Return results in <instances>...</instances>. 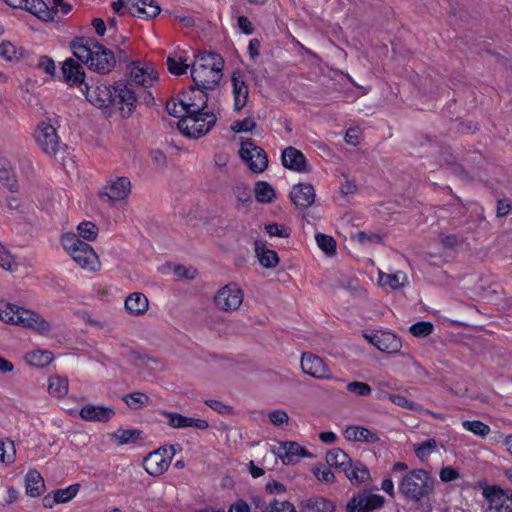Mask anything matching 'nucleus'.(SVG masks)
<instances>
[{
  "label": "nucleus",
  "instance_id": "f257e3e1",
  "mask_svg": "<svg viewBox=\"0 0 512 512\" xmlns=\"http://www.w3.org/2000/svg\"><path fill=\"white\" fill-rule=\"evenodd\" d=\"M73 56L95 72L107 74L116 65L113 52L91 38H77L71 42Z\"/></svg>",
  "mask_w": 512,
  "mask_h": 512
},
{
  "label": "nucleus",
  "instance_id": "f03ea898",
  "mask_svg": "<svg viewBox=\"0 0 512 512\" xmlns=\"http://www.w3.org/2000/svg\"><path fill=\"white\" fill-rule=\"evenodd\" d=\"M224 60L214 52H203L195 57L190 68L191 77L196 86L213 89L223 76Z\"/></svg>",
  "mask_w": 512,
  "mask_h": 512
},
{
  "label": "nucleus",
  "instance_id": "7ed1b4c3",
  "mask_svg": "<svg viewBox=\"0 0 512 512\" xmlns=\"http://www.w3.org/2000/svg\"><path fill=\"white\" fill-rule=\"evenodd\" d=\"M63 249L84 270L97 272L101 269V262L92 246L80 238L77 234L68 232L60 238Z\"/></svg>",
  "mask_w": 512,
  "mask_h": 512
},
{
  "label": "nucleus",
  "instance_id": "20e7f679",
  "mask_svg": "<svg viewBox=\"0 0 512 512\" xmlns=\"http://www.w3.org/2000/svg\"><path fill=\"white\" fill-rule=\"evenodd\" d=\"M217 117L214 113L202 110L195 113H186L179 120L178 129L186 137L198 139L207 134L215 125Z\"/></svg>",
  "mask_w": 512,
  "mask_h": 512
},
{
  "label": "nucleus",
  "instance_id": "39448f33",
  "mask_svg": "<svg viewBox=\"0 0 512 512\" xmlns=\"http://www.w3.org/2000/svg\"><path fill=\"white\" fill-rule=\"evenodd\" d=\"M430 483L427 471L415 469L404 475L399 483V490L406 498L418 501L427 494Z\"/></svg>",
  "mask_w": 512,
  "mask_h": 512
},
{
  "label": "nucleus",
  "instance_id": "423d86ee",
  "mask_svg": "<svg viewBox=\"0 0 512 512\" xmlns=\"http://www.w3.org/2000/svg\"><path fill=\"white\" fill-rule=\"evenodd\" d=\"M181 450L179 444L163 446L149 453L143 461L145 471L151 476L162 475L170 466L175 454Z\"/></svg>",
  "mask_w": 512,
  "mask_h": 512
},
{
  "label": "nucleus",
  "instance_id": "0eeeda50",
  "mask_svg": "<svg viewBox=\"0 0 512 512\" xmlns=\"http://www.w3.org/2000/svg\"><path fill=\"white\" fill-rule=\"evenodd\" d=\"M81 91L86 99L97 108H108L115 103V85L107 83H86Z\"/></svg>",
  "mask_w": 512,
  "mask_h": 512
},
{
  "label": "nucleus",
  "instance_id": "6e6552de",
  "mask_svg": "<svg viewBox=\"0 0 512 512\" xmlns=\"http://www.w3.org/2000/svg\"><path fill=\"white\" fill-rule=\"evenodd\" d=\"M239 154L241 159L254 173H262L268 166L266 152L251 140L241 142Z\"/></svg>",
  "mask_w": 512,
  "mask_h": 512
},
{
  "label": "nucleus",
  "instance_id": "1a4fd4ad",
  "mask_svg": "<svg viewBox=\"0 0 512 512\" xmlns=\"http://www.w3.org/2000/svg\"><path fill=\"white\" fill-rule=\"evenodd\" d=\"M244 293L236 283H229L214 296L215 305L223 311L238 310L243 303Z\"/></svg>",
  "mask_w": 512,
  "mask_h": 512
},
{
  "label": "nucleus",
  "instance_id": "9d476101",
  "mask_svg": "<svg viewBox=\"0 0 512 512\" xmlns=\"http://www.w3.org/2000/svg\"><path fill=\"white\" fill-rule=\"evenodd\" d=\"M34 136L45 154L55 156L62 147L55 127L47 122L38 125Z\"/></svg>",
  "mask_w": 512,
  "mask_h": 512
},
{
  "label": "nucleus",
  "instance_id": "9b49d317",
  "mask_svg": "<svg viewBox=\"0 0 512 512\" xmlns=\"http://www.w3.org/2000/svg\"><path fill=\"white\" fill-rule=\"evenodd\" d=\"M131 181L128 177H111L103 186L100 195L110 204L125 200L131 193Z\"/></svg>",
  "mask_w": 512,
  "mask_h": 512
},
{
  "label": "nucleus",
  "instance_id": "f8f14e48",
  "mask_svg": "<svg viewBox=\"0 0 512 512\" xmlns=\"http://www.w3.org/2000/svg\"><path fill=\"white\" fill-rule=\"evenodd\" d=\"M301 369L305 374L318 380H336L324 360L312 353L302 354Z\"/></svg>",
  "mask_w": 512,
  "mask_h": 512
},
{
  "label": "nucleus",
  "instance_id": "ddd939ff",
  "mask_svg": "<svg viewBox=\"0 0 512 512\" xmlns=\"http://www.w3.org/2000/svg\"><path fill=\"white\" fill-rule=\"evenodd\" d=\"M130 81L143 87H151L158 80V72L148 62L134 61L129 65Z\"/></svg>",
  "mask_w": 512,
  "mask_h": 512
},
{
  "label": "nucleus",
  "instance_id": "4468645a",
  "mask_svg": "<svg viewBox=\"0 0 512 512\" xmlns=\"http://www.w3.org/2000/svg\"><path fill=\"white\" fill-rule=\"evenodd\" d=\"M364 337L377 349L389 354L399 352L402 347L401 339L396 334L389 331L379 330L369 334L365 333Z\"/></svg>",
  "mask_w": 512,
  "mask_h": 512
},
{
  "label": "nucleus",
  "instance_id": "2eb2a0df",
  "mask_svg": "<svg viewBox=\"0 0 512 512\" xmlns=\"http://www.w3.org/2000/svg\"><path fill=\"white\" fill-rule=\"evenodd\" d=\"M384 504V498L381 495L373 494L367 491L353 496L347 503V512H373L380 509Z\"/></svg>",
  "mask_w": 512,
  "mask_h": 512
},
{
  "label": "nucleus",
  "instance_id": "dca6fc26",
  "mask_svg": "<svg viewBox=\"0 0 512 512\" xmlns=\"http://www.w3.org/2000/svg\"><path fill=\"white\" fill-rule=\"evenodd\" d=\"M273 453L284 465H293L301 458L310 457L308 450L294 441L280 442L273 448Z\"/></svg>",
  "mask_w": 512,
  "mask_h": 512
},
{
  "label": "nucleus",
  "instance_id": "f3484780",
  "mask_svg": "<svg viewBox=\"0 0 512 512\" xmlns=\"http://www.w3.org/2000/svg\"><path fill=\"white\" fill-rule=\"evenodd\" d=\"M123 117H130L137 105V96L130 84L115 85V103Z\"/></svg>",
  "mask_w": 512,
  "mask_h": 512
},
{
  "label": "nucleus",
  "instance_id": "a211bd4d",
  "mask_svg": "<svg viewBox=\"0 0 512 512\" xmlns=\"http://www.w3.org/2000/svg\"><path fill=\"white\" fill-rule=\"evenodd\" d=\"M488 506L487 512H512V492L500 488L484 491Z\"/></svg>",
  "mask_w": 512,
  "mask_h": 512
},
{
  "label": "nucleus",
  "instance_id": "6ab92c4d",
  "mask_svg": "<svg viewBox=\"0 0 512 512\" xmlns=\"http://www.w3.org/2000/svg\"><path fill=\"white\" fill-rule=\"evenodd\" d=\"M205 90L195 85L180 94L186 113L200 112L207 108L208 96Z\"/></svg>",
  "mask_w": 512,
  "mask_h": 512
},
{
  "label": "nucleus",
  "instance_id": "aec40b11",
  "mask_svg": "<svg viewBox=\"0 0 512 512\" xmlns=\"http://www.w3.org/2000/svg\"><path fill=\"white\" fill-rule=\"evenodd\" d=\"M14 325L32 329L38 333L45 334L50 331V324L37 312L22 307L16 317Z\"/></svg>",
  "mask_w": 512,
  "mask_h": 512
},
{
  "label": "nucleus",
  "instance_id": "412c9836",
  "mask_svg": "<svg viewBox=\"0 0 512 512\" xmlns=\"http://www.w3.org/2000/svg\"><path fill=\"white\" fill-rule=\"evenodd\" d=\"M61 75L62 80L69 86H77L81 89L86 84L84 68L74 58H67L62 62Z\"/></svg>",
  "mask_w": 512,
  "mask_h": 512
},
{
  "label": "nucleus",
  "instance_id": "4be33fe9",
  "mask_svg": "<svg viewBox=\"0 0 512 512\" xmlns=\"http://www.w3.org/2000/svg\"><path fill=\"white\" fill-rule=\"evenodd\" d=\"M281 162L285 168L298 173H307L310 171V167L304 154L292 146H289L282 151Z\"/></svg>",
  "mask_w": 512,
  "mask_h": 512
},
{
  "label": "nucleus",
  "instance_id": "5701e85b",
  "mask_svg": "<svg viewBox=\"0 0 512 512\" xmlns=\"http://www.w3.org/2000/svg\"><path fill=\"white\" fill-rule=\"evenodd\" d=\"M315 189L310 183H299L292 187L291 201L299 208H308L315 201Z\"/></svg>",
  "mask_w": 512,
  "mask_h": 512
},
{
  "label": "nucleus",
  "instance_id": "b1692460",
  "mask_svg": "<svg viewBox=\"0 0 512 512\" xmlns=\"http://www.w3.org/2000/svg\"><path fill=\"white\" fill-rule=\"evenodd\" d=\"M343 437L350 442L377 443L380 437L377 432L360 425H349L343 429Z\"/></svg>",
  "mask_w": 512,
  "mask_h": 512
},
{
  "label": "nucleus",
  "instance_id": "393cba45",
  "mask_svg": "<svg viewBox=\"0 0 512 512\" xmlns=\"http://www.w3.org/2000/svg\"><path fill=\"white\" fill-rule=\"evenodd\" d=\"M234 109L240 111L247 103L249 89L241 73L233 74L231 78Z\"/></svg>",
  "mask_w": 512,
  "mask_h": 512
},
{
  "label": "nucleus",
  "instance_id": "a878e982",
  "mask_svg": "<svg viewBox=\"0 0 512 512\" xmlns=\"http://www.w3.org/2000/svg\"><path fill=\"white\" fill-rule=\"evenodd\" d=\"M115 412L110 407L86 405L80 410V417L86 421L107 422L114 416Z\"/></svg>",
  "mask_w": 512,
  "mask_h": 512
},
{
  "label": "nucleus",
  "instance_id": "bb28decb",
  "mask_svg": "<svg viewBox=\"0 0 512 512\" xmlns=\"http://www.w3.org/2000/svg\"><path fill=\"white\" fill-rule=\"evenodd\" d=\"M255 255L264 268H275L279 263L278 254L267 248L266 243L262 240H256L254 243Z\"/></svg>",
  "mask_w": 512,
  "mask_h": 512
},
{
  "label": "nucleus",
  "instance_id": "cd10ccee",
  "mask_svg": "<svg viewBox=\"0 0 512 512\" xmlns=\"http://www.w3.org/2000/svg\"><path fill=\"white\" fill-rule=\"evenodd\" d=\"M149 308L148 298L140 292L131 293L126 297L125 309L134 316L143 315Z\"/></svg>",
  "mask_w": 512,
  "mask_h": 512
},
{
  "label": "nucleus",
  "instance_id": "c85d7f7f",
  "mask_svg": "<svg viewBox=\"0 0 512 512\" xmlns=\"http://www.w3.org/2000/svg\"><path fill=\"white\" fill-rule=\"evenodd\" d=\"M345 476L354 485H359L366 482L370 478V472L368 468L361 462L352 460L343 471Z\"/></svg>",
  "mask_w": 512,
  "mask_h": 512
},
{
  "label": "nucleus",
  "instance_id": "c756f323",
  "mask_svg": "<svg viewBox=\"0 0 512 512\" xmlns=\"http://www.w3.org/2000/svg\"><path fill=\"white\" fill-rule=\"evenodd\" d=\"M378 282L383 287L398 290L408 283V277L403 271H396L394 273H384L380 271L378 274Z\"/></svg>",
  "mask_w": 512,
  "mask_h": 512
},
{
  "label": "nucleus",
  "instance_id": "7c9ffc66",
  "mask_svg": "<svg viewBox=\"0 0 512 512\" xmlns=\"http://www.w3.org/2000/svg\"><path fill=\"white\" fill-rule=\"evenodd\" d=\"M26 493L31 497L40 496L45 490L44 479L37 470H29L25 477Z\"/></svg>",
  "mask_w": 512,
  "mask_h": 512
},
{
  "label": "nucleus",
  "instance_id": "2f4dec72",
  "mask_svg": "<svg viewBox=\"0 0 512 512\" xmlns=\"http://www.w3.org/2000/svg\"><path fill=\"white\" fill-rule=\"evenodd\" d=\"M54 357L52 352L48 350H33L26 354L25 360L26 362L36 368H44L50 365L53 361Z\"/></svg>",
  "mask_w": 512,
  "mask_h": 512
},
{
  "label": "nucleus",
  "instance_id": "473e14b6",
  "mask_svg": "<svg viewBox=\"0 0 512 512\" xmlns=\"http://www.w3.org/2000/svg\"><path fill=\"white\" fill-rule=\"evenodd\" d=\"M334 504L322 497H311L302 504V512H334Z\"/></svg>",
  "mask_w": 512,
  "mask_h": 512
},
{
  "label": "nucleus",
  "instance_id": "72a5a7b5",
  "mask_svg": "<svg viewBox=\"0 0 512 512\" xmlns=\"http://www.w3.org/2000/svg\"><path fill=\"white\" fill-rule=\"evenodd\" d=\"M22 9L29 11L43 21L53 20L52 12L43 0H25Z\"/></svg>",
  "mask_w": 512,
  "mask_h": 512
},
{
  "label": "nucleus",
  "instance_id": "f704fd0d",
  "mask_svg": "<svg viewBox=\"0 0 512 512\" xmlns=\"http://www.w3.org/2000/svg\"><path fill=\"white\" fill-rule=\"evenodd\" d=\"M25 50L10 41L0 43V57L8 62H17L24 56Z\"/></svg>",
  "mask_w": 512,
  "mask_h": 512
},
{
  "label": "nucleus",
  "instance_id": "c9c22d12",
  "mask_svg": "<svg viewBox=\"0 0 512 512\" xmlns=\"http://www.w3.org/2000/svg\"><path fill=\"white\" fill-rule=\"evenodd\" d=\"M48 392L51 396L62 398L68 393V379L59 375L48 379Z\"/></svg>",
  "mask_w": 512,
  "mask_h": 512
},
{
  "label": "nucleus",
  "instance_id": "e433bc0d",
  "mask_svg": "<svg viewBox=\"0 0 512 512\" xmlns=\"http://www.w3.org/2000/svg\"><path fill=\"white\" fill-rule=\"evenodd\" d=\"M350 461L349 455L340 448H333L326 454L327 464L339 468L342 471H344Z\"/></svg>",
  "mask_w": 512,
  "mask_h": 512
},
{
  "label": "nucleus",
  "instance_id": "4c0bfd02",
  "mask_svg": "<svg viewBox=\"0 0 512 512\" xmlns=\"http://www.w3.org/2000/svg\"><path fill=\"white\" fill-rule=\"evenodd\" d=\"M122 400L129 408L133 410H139L151 404L150 397L143 392H133L126 394L122 397Z\"/></svg>",
  "mask_w": 512,
  "mask_h": 512
},
{
  "label": "nucleus",
  "instance_id": "58836bf2",
  "mask_svg": "<svg viewBox=\"0 0 512 512\" xmlns=\"http://www.w3.org/2000/svg\"><path fill=\"white\" fill-rule=\"evenodd\" d=\"M22 307L0 299V320L4 323L14 325L18 312Z\"/></svg>",
  "mask_w": 512,
  "mask_h": 512
},
{
  "label": "nucleus",
  "instance_id": "ea45409f",
  "mask_svg": "<svg viewBox=\"0 0 512 512\" xmlns=\"http://www.w3.org/2000/svg\"><path fill=\"white\" fill-rule=\"evenodd\" d=\"M141 432L137 429H119L110 435V439L117 445L133 443L140 438Z\"/></svg>",
  "mask_w": 512,
  "mask_h": 512
},
{
  "label": "nucleus",
  "instance_id": "a19ab883",
  "mask_svg": "<svg viewBox=\"0 0 512 512\" xmlns=\"http://www.w3.org/2000/svg\"><path fill=\"white\" fill-rule=\"evenodd\" d=\"M78 238H82L86 241H94L99 233L97 225L91 221H82L76 227Z\"/></svg>",
  "mask_w": 512,
  "mask_h": 512
},
{
  "label": "nucleus",
  "instance_id": "79ce46f5",
  "mask_svg": "<svg viewBox=\"0 0 512 512\" xmlns=\"http://www.w3.org/2000/svg\"><path fill=\"white\" fill-rule=\"evenodd\" d=\"M255 197L258 202L269 203L275 197V191L269 183L259 181L255 185Z\"/></svg>",
  "mask_w": 512,
  "mask_h": 512
},
{
  "label": "nucleus",
  "instance_id": "37998d69",
  "mask_svg": "<svg viewBox=\"0 0 512 512\" xmlns=\"http://www.w3.org/2000/svg\"><path fill=\"white\" fill-rule=\"evenodd\" d=\"M462 427L464 430L482 438L486 437L491 431L487 424L479 420H465L462 422Z\"/></svg>",
  "mask_w": 512,
  "mask_h": 512
},
{
  "label": "nucleus",
  "instance_id": "c03bdc74",
  "mask_svg": "<svg viewBox=\"0 0 512 512\" xmlns=\"http://www.w3.org/2000/svg\"><path fill=\"white\" fill-rule=\"evenodd\" d=\"M189 64L179 55H172L167 58V67L171 74L182 75L189 69Z\"/></svg>",
  "mask_w": 512,
  "mask_h": 512
},
{
  "label": "nucleus",
  "instance_id": "a18cd8bd",
  "mask_svg": "<svg viewBox=\"0 0 512 512\" xmlns=\"http://www.w3.org/2000/svg\"><path fill=\"white\" fill-rule=\"evenodd\" d=\"M388 399L395 405L406 408L412 411L421 412L423 411V407L421 404L411 401L403 395L400 394H389Z\"/></svg>",
  "mask_w": 512,
  "mask_h": 512
},
{
  "label": "nucleus",
  "instance_id": "49530a36",
  "mask_svg": "<svg viewBox=\"0 0 512 512\" xmlns=\"http://www.w3.org/2000/svg\"><path fill=\"white\" fill-rule=\"evenodd\" d=\"M16 450L14 443L10 440L0 441V463L11 464L15 460Z\"/></svg>",
  "mask_w": 512,
  "mask_h": 512
},
{
  "label": "nucleus",
  "instance_id": "de8ad7c7",
  "mask_svg": "<svg viewBox=\"0 0 512 512\" xmlns=\"http://www.w3.org/2000/svg\"><path fill=\"white\" fill-rule=\"evenodd\" d=\"M318 247L327 255H334L336 253V242L333 237L318 233L315 236Z\"/></svg>",
  "mask_w": 512,
  "mask_h": 512
},
{
  "label": "nucleus",
  "instance_id": "09e8293b",
  "mask_svg": "<svg viewBox=\"0 0 512 512\" xmlns=\"http://www.w3.org/2000/svg\"><path fill=\"white\" fill-rule=\"evenodd\" d=\"M0 181L10 189L14 187L15 175L11 165L6 160H0Z\"/></svg>",
  "mask_w": 512,
  "mask_h": 512
},
{
  "label": "nucleus",
  "instance_id": "8fccbe9b",
  "mask_svg": "<svg viewBox=\"0 0 512 512\" xmlns=\"http://www.w3.org/2000/svg\"><path fill=\"white\" fill-rule=\"evenodd\" d=\"M437 449V442L435 439H428L421 444L414 446L416 456L423 460L435 452Z\"/></svg>",
  "mask_w": 512,
  "mask_h": 512
},
{
  "label": "nucleus",
  "instance_id": "3c124183",
  "mask_svg": "<svg viewBox=\"0 0 512 512\" xmlns=\"http://www.w3.org/2000/svg\"><path fill=\"white\" fill-rule=\"evenodd\" d=\"M79 488V484H72L66 488L55 490L54 494L59 503H67L77 495Z\"/></svg>",
  "mask_w": 512,
  "mask_h": 512
},
{
  "label": "nucleus",
  "instance_id": "603ef678",
  "mask_svg": "<svg viewBox=\"0 0 512 512\" xmlns=\"http://www.w3.org/2000/svg\"><path fill=\"white\" fill-rule=\"evenodd\" d=\"M168 424L173 428H188L191 424V417L183 416L176 412L166 413Z\"/></svg>",
  "mask_w": 512,
  "mask_h": 512
},
{
  "label": "nucleus",
  "instance_id": "864d4df0",
  "mask_svg": "<svg viewBox=\"0 0 512 512\" xmlns=\"http://www.w3.org/2000/svg\"><path fill=\"white\" fill-rule=\"evenodd\" d=\"M0 266L7 271L17 269V262L11 253L0 243Z\"/></svg>",
  "mask_w": 512,
  "mask_h": 512
},
{
  "label": "nucleus",
  "instance_id": "5fc2aeb1",
  "mask_svg": "<svg viewBox=\"0 0 512 512\" xmlns=\"http://www.w3.org/2000/svg\"><path fill=\"white\" fill-rule=\"evenodd\" d=\"M410 333L416 337H426L433 331V324L428 321H420L410 326Z\"/></svg>",
  "mask_w": 512,
  "mask_h": 512
},
{
  "label": "nucleus",
  "instance_id": "6e6d98bb",
  "mask_svg": "<svg viewBox=\"0 0 512 512\" xmlns=\"http://www.w3.org/2000/svg\"><path fill=\"white\" fill-rule=\"evenodd\" d=\"M167 112L175 117L183 118L186 115L185 106L182 105L181 96L171 99L166 104Z\"/></svg>",
  "mask_w": 512,
  "mask_h": 512
},
{
  "label": "nucleus",
  "instance_id": "4d7b16f0",
  "mask_svg": "<svg viewBox=\"0 0 512 512\" xmlns=\"http://www.w3.org/2000/svg\"><path fill=\"white\" fill-rule=\"evenodd\" d=\"M265 230L271 237L288 238L291 234V230L288 226L277 223L265 225Z\"/></svg>",
  "mask_w": 512,
  "mask_h": 512
},
{
  "label": "nucleus",
  "instance_id": "13d9d810",
  "mask_svg": "<svg viewBox=\"0 0 512 512\" xmlns=\"http://www.w3.org/2000/svg\"><path fill=\"white\" fill-rule=\"evenodd\" d=\"M264 512H296V509L289 501L274 500L269 503Z\"/></svg>",
  "mask_w": 512,
  "mask_h": 512
},
{
  "label": "nucleus",
  "instance_id": "bf43d9fd",
  "mask_svg": "<svg viewBox=\"0 0 512 512\" xmlns=\"http://www.w3.org/2000/svg\"><path fill=\"white\" fill-rule=\"evenodd\" d=\"M314 476L321 482L324 483H333L335 480V476L330 470V468L325 465L315 466L312 470Z\"/></svg>",
  "mask_w": 512,
  "mask_h": 512
},
{
  "label": "nucleus",
  "instance_id": "052dcab7",
  "mask_svg": "<svg viewBox=\"0 0 512 512\" xmlns=\"http://www.w3.org/2000/svg\"><path fill=\"white\" fill-rule=\"evenodd\" d=\"M256 127V122L253 118L247 117L243 120H236L231 125V130L236 133L251 132Z\"/></svg>",
  "mask_w": 512,
  "mask_h": 512
},
{
  "label": "nucleus",
  "instance_id": "680f3d73",
  "mask_svg": "<svg viewBox=\"0 0 512 512\" xmlns=\"http://www.w3.org/2000/svg\"><path fill=\"white\" fill-rule=\"evenodd\" d=\"M346 388L350 393H353L357 396H369L372 392L370 385L358 381L349 382Z\"/></svg>",
  "mask_w": 512,
  "mask_h": 512
},
{
  "label": "nucleus",
  "instance_id": "e2e57ef3",
  "mask_svg": "<svg viewBox=\"0 0 512 512\" xmlns=\"http://www.w3.org/2000/svg\"><path fill=\"white\" fill-rule=\"evenodd\" d=\"M268 419L274 426H283L288 423L289 416L283 409L272 410L268 413Z\"/></svg>",
  "mask_w": 512,
  "mask_h": 512
},
{
  "label": "nucleus",
  "instance_id": "0e129e2a",
  "mask_svg": "<svg viewBox=\"0 0 512 512\" xmlns=\"http://www.w3.org/2000/svg\"><path fill=\"white\" fill-rule=\"evenodd\" d=\"M205 404L209 406L214 411L218 412L222 415H229L233 412V408L222 401L215 400V399H208L205 400Z\"/></svg>",
  "mask_w": 512,
  "mask_h": 512
},
{
  "label": "nucleus",
  "instance_id": "69168bd1",
  "mask_svg": "<svg viewBox=\"0 0 512 512\" xmlns=\"http://www.w3.org/2000/svg\"><path fill=\"white\" fill-rule=\"evenodd\" d=\"M38 68L43 70L46 74L53 76L56 71L54 61L48 56H41L37 63Z\"/></svg>",
  "mask_w": 512,
  "mask_h": 512
},
{
  "label": "nucleus",
  "instance_id": "338daca9",
  "mask_svg": "<svg viewBox=\"0 0 512 512\" xmlns=\"http://www.w3.org/2000/svg\"><path fill=\"white\" fill-rule=\"evenodd\" d=\"M266 491L271 495H282L286 492V487L283 483L276 480L269 481L265 486Z\"/></svg>",
  "mask_w": 512,
  "mask_h": 512
},
{
  "label": "nucleus",
  "instance_id": "774afa93",
  "mask_svg": "<svg viewBox=\"0 0 512 512\" xmlns=\"http://www.w3.org/2000/svg\"><path fill=\"white\" fill-rule=\"evenodd\" d=\"M459 476V472L450 466L444 467L440 471V479L444 482L456 480Z\"/></svg>",
  "mask_w": 512,
  "mask_h": 512
}]
</instances>
